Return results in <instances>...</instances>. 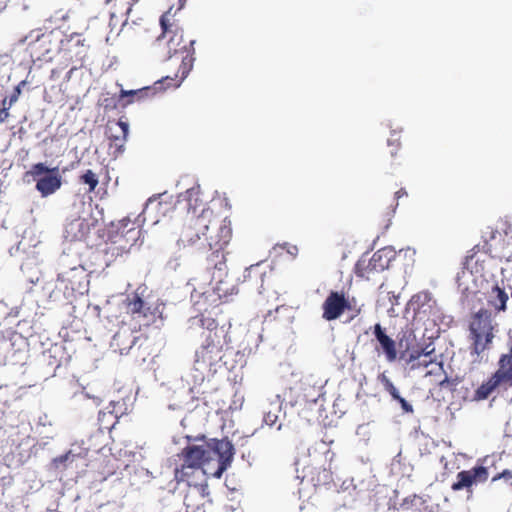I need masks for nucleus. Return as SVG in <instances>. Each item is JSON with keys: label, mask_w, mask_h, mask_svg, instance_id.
<instances>
[{"label": "nucleus", "mask_w": 512, "mask_h": 512, "mask_svg": "<svg viewBox=\"0 0 512 512\" xmlns=\"http://www.w3.org/2000/svg\"><path fill=\"white\" fill-rule=\"evenodd\" d=\"M171 10L170 8L160 17L161 34L156 38V43L159 47L164 45L165 51L161 55L163 60H169L172 57L180 58L181 63L175 77L182 82L194 65L195 41L185 42L183 28Z\"/></svg>", "instance_id": "1"}, {"label": "nucleus", "mask_w": 512, "mask_h": 512, "mask_svg": "<svg viewBox=\"0 0 512 512\" xmlns=\"http://www.w3.org/2000/svg\"><path fill=\"white\" fill-rule=\"evenodd\" d=\"M234 456V447L228 439L197 437L195 443L184 447L177 457L180 461L190 462L203 469L206 463L218 459V468L214 475L221 477L222 473L231 465Z\"/></svg>", "instance_id": "2"}, {"label": "nucleus", "mask_w": 512, "mask_h": 512, "mask_svg": "<svg viewBox=\"0 0 512 512\" xmlns=\"http://www.w3.org/2000/svg\"><path fill=\"white\" fill-rule=\"evenodd\" d=\"M492 470L495 474L491 478V485L500 479L510 482L512 480V454L501 453L484 457L481 465L460 471L451 489L453 491L467 490L472 492V486L485 483Z\"/></svg>", "instance_id": "3"}, {"label": "nucleus", "mask_w": 512, "mask_h": 512, "mask_svg": "<svg viewBox=\"0 0 512 512\" xmlns=\"http://www.w3.org/2000/svg\"><path fill=\"white\" fill-rule=\"evenodd\" d=\"M212 210H203L199 215H186L182 226L177 245L179 248H191L194 250H203L210 247L211 238L215 234H210L211 226L219 225Z\"/></svg>", "instance_id": "4"}, {"label": "nucleus", "mask_w": 512, "mask_h": 512, "mask_svg": "<svg viewBox=\"0 0 512 512\" xmlns=\"http://www.w3.org/2000/svg\"><path fill=\"white\" fill-rule=\"evenodd\" d=\"M232 239L231 220L227 217L222 219L216 226L215 237L211 238L209 249L211 254L207 257V268L210 269L212 281L216 284L218 291L227 292L222 285L228 277L227 259L224 249Z\"/></svg>", "instance_id": "5"}, {"label": "nucleus", "mask_w": 512, "mask_h": 512, "mask_svg": "<svg viewBox=\"0 0 512 512\" xmlns=\"http://www.w3.org/2000/svg\"><path fill=\"white\" fill-rule=\"evenodd\" d=\"M203 341L195 353V365L197 370L211 368L222 358V351L225 344V334L222 328L218 327L215 319H200Z\"/></svg>", "instance_id": "6"}, {"label": "nucleus", "mask_w": 512, "mask_h": 512, "mask_svg": "<svg viewBox=\"0 0 512 512\" xmlns=\"http://www.w3.org/2000/svg\"><path fill=\"white\" fill-rule=\"evenodd\" d=\"M470 354L479 358L486 351L491 349L493 340L498 332V323L492 317V311L481 308L473 313L469 321Z\"/></svg>", "instance_id": "7"}, {"label": "nucleus", "mask_w": 512, "mask_h": 512, "mask_svg": "<svg viewBox=\"0 0 512 512\" xmlns=\"http://www.w3.org/2000/svg\"><path fill=\"white\" fill-rule=\"evenodd\" d=\"M19 43L26 45L33 60L49 62L60 54L62 32L55 29L44 32L39 28L33 29Z\"/></svg>", "instance_id": "8"}, {"label": "nucleus", "mask_w": 512, "mask_h": 512, "mask_svg": "<svg viewBox=\"0 0 512 512\" xmlns=\"http://www.w3.org/2000/svg\"><path fill=\"white\" fill-rule=\"evenodd\" d=\"M36 181L35 188L42 197H48L58 191L62 186V177L58 167L49 168L44 163H36L25 173Z\"/></svg>", "instance_id": "9"}, {"label": "nucleus", "mask_w": 512, "mask_h": 512, "mask_svg": "<svg viewBox=\"0 0 512 512\" xmlns=\"http://www.w3.org/2000/svg\"><path fill=\"white\" fill-rule=\"evenodd\" d=\"M394 257L393 250L382 248L376 251L369 259L360 258L354 268L355 275L359 278L371 281L376 275L388 269Z\"/></svg>", "instance_id": "10"}, {"label": "nucleus", "mask_w": 512, "mask_h": 512, "mask_svg": "<svg viewBox=\"0 0 512 512\" xmlns=\"http://www.w3.org/2000/svg\"><path fill=\"white\" fill-rule=\"evenodd\" d=\"M126 311L134 320L139 321L140 325L149 326L157 319H162L163 305L158 302L151 303L134 294L126 300Z\"/></svg>", "instance_id": "11"}, {"label": "nucleus", "mask_w": 512, "mask_h": 512, "mask_svg": "<svg viewBox=\"0 0 512 512\" xmlns=\"http://www.w3.org/2000/svg\"><path fill=\"white\" fill-rule=\"evenodd\" d=\"M345 311H352L356 314L361 312V308L357 307V301L354 297L349 298L346 293L332 290L322 303V317L326 321H333L342 316Z\"/></svg>", "instance_id": "12"}, {"label": "nucleus", "mask_w": 512, "mask_h": 512, "mask_svg": "<svg viewBox=\"0 0 512 512\" xmlns=\"http://www.w3.org/2000/svg\"><path fill=\"white\" fill-rule=\"evenodd\" d=\"M90 45L81 33L62 34L61 51L63 58L72 63H83L88 55Z\"/></svg>", "instance_id": "13"}, {"label": "nucleus", "mask_w": 512, "mask_h": 512, "mask_svg": "<svg viewBox=\"0 0 512 512\" xmlns=\"http://www.w3.org/2000/svg\"><path fill=\"white\" fill-rule=\"evenodd\" d=\"M429 346L425 348L413 349L408 353L406 362L410 364L411 370L422 369L431 367L425 376L439 374L443 372V363L437 359L434 348L428 350Z\"/></svg>", "instance_id": "14"}, {"label": "nucleus", "mask_w": 512, "mask_h": 512, "mask_svg": "<svg viewBox=\"0 0 512 512\" xmlns=\"http://www.w3.org/2000/svg\"><path fill=\"white\" fill-rule=\"evenodd\" d=\"M86 278L87 275L83 267H72L59 273L57 282L62 285L65 295L75 296L76 294L82 295L87 290Z\"/></svg>", "instance_id": "15"}, {"label": "nucleus", "mask_w": 512, "mask_h": 512, "mask_svg": "<svg viewBox=\"0 0 512 512\" xmlns=\"http://www.w3.org/2000/svg\"><path fill=\"white\" fill-rule=\"evenodd\" d=\"M177 204L187 209V215H199L203 210H211L201 198L199 186L187 189L178 196Z\"/></svg>", "instance_id": "16"}, {"label": "nucleus", "mask_w": 512, "mask_h": 512, "mask_svg": "<svg viewBox=\"0 0 512 512\" xmlns=\"http://www.w3.org/2000/svg\"><path fill=\"white\" fill-rule=\"evenodd\" d=\"M493 375L501 385L512 387V348L500 356L498 368Z\"/></svg>", "instance_id": "17"}, {"label": "nucleus", "mask_w": 512, "mask_h": 512, "mask_svg": "<svg viewBox=\"0 0 512 512\" xmlns=\"http://www.w3.org/2000/svg\"><path fill=\"white\" fill-rule=\"evenodd\" d=\"M374 335L388 362H394L397 359L396 342L388 336L379 323L374 326Z\"/></svg>", "instance_id": "18"}, {"label": "nucleus", "mask_w": 512, "mask_h": 512, "mask_svg": "<svg viewBox=\"0 0 512 512\" xmlns=\"http://www.w3.org/2000/svg\"><path fill=\"white\" fill-rule=\"evenodd\" d=\"M487 304L495 314L504 312L507 309L508 294L498 284L494 285L487 293Z\"/></svg>", "instance_id": "19"}, {"label": "nucleus", "mask_w": 512, "mask_h": 512, "mask_svg": "<svg viewBox=\"0 0 512 512\" xmlns=\"http://www.w3.org/2000/svg\"><path fill=\"white\" fill-rule=\"evenodd\" d=\"M499 386L502 385L492 374L487 381L483 382L474 392H472L471 396H464V400L470 402L486 400Z\"/></svg>", "instance_id": "20"}, {"label": "nucleus", "mask_w": 512, "mask_h": 512, "mask_svg": "<svg viewBox=\"0 0 512 512\" xmlns=\"http://www.w3.org/2000/svg\"><path fill=\"white\" fill-rule=\"evenodd\" d=\"M118 131L109 135L110 148H114L113 154L118 156L124 152V146L128 136L129 126L126 122L118 121L116 123Z\"/></svg>", "instance_id": "21"}, {"label": "nucleus", "mask_w": 512, "mask_h": 512, "mask_svg": "<svg viewBox=\"0 0 512 512\" xmlns=\"http://www.w3.org/2000/svg\"><path fill=\"white\" fill-rule=\"evenodd\" d=\"M202 471V468L187 462L181 461L179 466H176L174 469V480L177 483L185 482L188 485H191L195 476Z\"/></svg>", "instance_id": "22"}, {"label": "nucleus", "mask_w": 512, "mask_h": 512, "mask_svg": "<svg viewBox=\"0 0 512 512\" xmlns=\"http://www.w3.org/2000/svg\"><path fill=\"white\" fill-rule=\"evenodd\" d=\"M90 226L89 220L79 217L68 223L66 232L73 240H82L90 233Z\"/></svg>", "instance_id": "23"}, {"label": "nucleus", "mask_w": 512, "mask_h": 512, "mask_svg": "<svg viewBox=\"0 0 512 512\" xmlns=\"http://www.w3.org/2000/svg\"><path fill=\"white\" fill-rule=\"evenodd\" d=\"M310 474V480L315 487L326 486L333 482L332 472L329 469L315 468Z\"/></svg>", "instance_id": "24"}, {"label": "nucleus", "mask_w": 512, "mask_h": 512, "mask_svg": "<svg viewBox=\"0 0 512 512\" xmlns=\"http://www.w3.org/2000/svg\"><path fill=\"white\" fill-rule=\"evenodd\" d=\"M127 253L128 249L125 246L119 245L117 241L108 243L104 250L107 266H109L118 257H123Z\"/></svg>", "instance_id": "25"}, {"label": "nucleus", "mask_w": 512, "mask_h": 512, "mask_svg": "<svg viewBox=\"0 0 512 512\" xmlns=\"http://www.w3.org/2000/svg\"><path fill=\"white\" fill-rule=\"evenodd\" d=\"M79 180L81 183L88 185V192H94L96 187L98 186L99 180L98 176L90 169L86 170L80 177Z\"/></svg>", "instance_id": "26"}, {"label": "nucleus", "mask_w": 512, "mask_h": 512, "mask_svg": "<svg viewBox=\"0 0 512 512\" xmlns=\"http://www.w3.org/2000/svg\"><path fill=\"white\" fill-rule=\"evenodd\" d=\"M415 341V335L413 331H405L402 333L401 337L398 340V345L401 349H403L402 357L405 356L406 353L410 351L412 348V343Z\"/></svg>", "instance_id": "27"}, {"label": "nucleus", "mask_w": 512, "mask_h": 512, "mask_svg": "<svg viewBox=\"0 0 512 512\" xmlns=\"http://www.w3.org/2000/svg\"><path fill=\"white\" fill-rule=\"evenodd\" d=\"M378 381L383 385L384 390L388 392L393 399L399 398V392L398 389L394 386L392 381L389 379V377L386 375L385 372H382L378 375Z\"/></svg>", "instance_id": "28"}, {"label": "nucleus", "mask_w": 512, "mask_h": 512, "mask_svg": "<svg viewBox=\"0 0 512 512\" xmlns=\"http://www.w3.org/2000/svg\"><path fill=\"white\" fill-rule=\"evenodd\" d=\"M387 144L389 147H391V150H390V154L392 157H395L397 155V151L400 149L401 147V142H400V135L398 132L396 131H393L391 133V136L390 138H388L387 140Z\"/></svg>", "instance_id": "29"}, {"label": "nucleus", "mask_w": 512, "mask_h": 512, "mask_svg": "<svg viewBox=\"0 0 512 512\" xmlns=\"http://www.w3.org/2000/svg\"><path fill=\"white\" fill-rule=\"evenodd\" d=\"M149 91H150L149 88H144V89H139V90H130V91L121 90L120 99H123L125 97H130V98L137 97L138 99H140V98L144 97L145 95H147ZM132 101H133L132 99L128 100L127 104L131 103Z\"/></svg>", "instance_id": "30"}, {"label": "nucleus", "mask_w": 512, "mask_h": 512, "mask_svg": "<svg viewBox=\"0 0 512 512\" xmlns=\"http://www.w3.org/2000/svg\"><path fill=\"white\" fill-rule=\"evenodd\" d=\"M198 496L197 493L189 492L185 495L184 498V505L186 507L187 512H194L196 509H198V506L195 505L194 499Z\"/></svg>", "instance_id": "31"}, {"label": "nucleus", "mask_w": 512, "mask_h": 512, "mask_svg": "<svg viewBox=\"0 0 512 512\" xmlns=\"http://www.w3.org/2000/svg\"><path fill=\"white\" fill-rule=\"evenodd\" d=\"M25 81H21L15 88L12 94L9 97V105H13L15 102H17L20 94H21V87L25 85Z\"/></svg>", "instance_id": "32"}, {"label": "nucleus", "mask_w": 512, "mask_h": 512, "mask_svg": "<svg viewBox=\"0 0 512 512\" xmlns=\"http://www.w3.org/2000/svg\"><path fill=\"white\" fill-rule=\"evenodd\" d=\"M263 273L259 271V265L251 266L246 269V273L244 275L245 279H251L252 277H260L262 279Z\"/></svg>", "instance_id": "33"}, {"label": "nucleus", "mask_w": 512, "mask_h": 512, "mask_svg": "<svg viewBox=\"0 0 512 512\" xmlns=\"http://www.w3.org/2000/svg\"><path fill=\"white\" fill-rule=\"evenodd\" d=\"M394 400H396L402 407V409L407 412V413H412L413 412V407L411 404H409L403 397H401L399 395V398H395Z\"/></svg>", "instance_id": "34"}, {"label": "nucleus", "mask_w": 512, "mask_h": 512, "mask_svg": "<svg viewBox=\"0 0 512 512\" xmlns=\"http://www.w3.org/2000/svg\"><path fill=\"white\" fill-rule=\"evenodd\" d=\"M413 300L415 302L421 301L422 303L429 302L431 300V296L429 292H420L413 296Z\"/></svg>", "instance_id": "35"}, {"label": "nucleus", "mask_w": 512, "mask_h": 512, "mask_svg": "<svg viewBox=\"0 0 512 512\" xmlns=\"http://www.w3.org/2000/svg\"><path fill=\"white\" fill-rule=\"evenodd\" d=\"M70 456L71 452L69 451L63 455H60L59 457H56L53 461L54 463H65L66 461L69 460Z\"/></svg>", "instance_id": "36"}, {"label": "nucleus", "mask_w": 512, "mask_h": 512, "mask_svg": "<svg viewBox=\"0 0 512 512\" xmlns=\"http://www.w3.org/2000/svg\"><path fill=\"white\" fill-rule=\"evenodd\" d=\"M9 109L7 108H0V123H3L7 120L9 117Z\"/></svg>", "instance_id": "37"}, {"label": "nucleus", "mask_w": 512, "mask_h": 512, "mask_svg": "<svg viewBox=\"0 0 512 512\" xmlns=\"http://www.w3.org/2000/svg\"><path fill=\"white\" fill-rule=\"evenodd\" d=\"M476 249H477V246H475L474 248H472L469 252H468V255L465 257V262L464 264L465 265H469V262L473 259V257L475 256L476 254Z\"/></svg>", "instance_id": "38"}, {"label": "nucleus", "mask_w": 512, "mask_h": 512, "mask_svg": "<svg viewBox=\"0 0 512 512\" xmlns=\"http://www.w3.org/2000/svg\"><path fill=\"white\" fill-rule=\"evenodd\" d=\"M55 18L61 19V20H67L69 18L68 12H63L62 10H59L56 12Z\"/></svg>", "instance_id": "39"}, {"label": "nucleus", "mask_w": 512, "mask_h": 512, "mask_svg": "<svg viewBox=\"0 0 512 512\" xmlns=\"http://www.w3.org/2000/svg\"><path fill=\"white\" fill-rule=\"evenodd\" d=\"M403 196H407V192H406V190L404 188H401V189H399L398 191L395 192L396 199H399V198H401Z\"/></svg>", "instance_id": "40"}, {"label": "nucleus", "mask_w": 512, "mask_h": 512, "mask_svg": "<svg viewBox=\"0 0 512 512\" xmlns=\"http://www.w3.org/2000/svg\"><path fill=\"white\" fill-rule=\"evenodd\" d=\"M12 105H9V99L7 98H4L2 101H1V108H7V109H10Z\"/></svg>", "instance_id": "41"}, {"label": "nucleus", "mask_w": 512, "mask_h": 512, "mask_svg": "<svg viewBox=\"0 0 512 512\" xmlns=\"http://www.w3.org/2000/svg\"><path fill=\"white\" fill-rule=\"evenodd\" d=\"M450 384H452V381H450L447 376H445V378L442 381H440V383H439V385L441 387H444L445 385H450Z\"/></svg>", "instance_id": "42"}, {"label": "nucleus", "mask_w": 512, "mask_h": 512, "mask_svg": "<svg viewBox=\"0 0 512 512\" xmlns=\"http://www.w3.org/2000/svg\"><path fill=\"white\" fill-rule=\"evenodd\" d=\"M461 389H464V393H463V396H462L463 398H464V396H471L472 393L470 392L469 387L462 386Z\"/></svg>", "instance_id": "43"}, {"label": "nucleus", "mask_w": 512, "mask_h": 512, "mask_svg": "<svg viewBox=\"0 0 512 512\" xmlns=\"http://www.w3.org/2000/svg\"><path fill=\"white\" fill-rule=\"evenodd\" d=\"M9 0H0V12L6 7Z\"/></svg>", "instance_id": "44"}, {"label": "nucleus", "mask_w": 512, "mask_h": 512, "mask_svg": "<svg viewBox=\"0 0 512 512\" xmlns=\"http://www.w3.org/2000/svg\"><path fill=\"white\" fill-rule=\"evenodd\" d=\"M129 222H130V220H129V219H122V223H123V225H122V226H123V227H126V226H127V224H128Z\"/></svg>", "instance_id": "45"}, {"label": "nucleus", "mask_w": 512, "mask_h": 512, "mask_svg": "<svg viewBox=\"0 0 512 512\" xmlns=\"http://www.w3.org/2000/svg\"><path fill=\"white\" fill-rule=\"evenodd\" d=\"M185 2H186V0H179V4H180L179 8H182L184 6Z\"/></svg>", "instance_id": "46"}, {"label": "nucleus", "mask_w": 512, "mask_h": 512, "mask_svg": "<svg viewBox=\"0 0 512 512\" xmlns=\"http://www.w3.org/2000/svg\"><path fill=\"white\" fill-rule=\"evenodd\" d=\"M120 338H121V334L118 333L115 335L114 340L118 341Z\"/></svg>", "instance_id": "47"}, {"label": "nucleus", "mask_w": 512, "mask_h": 512, "mask_svg": "<svg viewBox=\"0 0 512 512\" xmlns=\"http://www.w3.org/2000/svg\"><path fill=\"white\" fill-rule=\"evenodd\" d=\"M199 496L202 497V498L204 497V489H202V492L199 493Z\"/></svg>", "instance_id": "48"}, {"label": "nucleus", "mask_w": 512, "mask_h": 512, "mask_svg": "<svg viewBox=\"0 0 512 512\" xmlns=\"http://www.w3.org/2000/svg\"><path fill=\"white\" fill-rule=\"evenodd\" d=\"M124 350H125V348H120V353L123 354Z\"/></svg>", "instance_id": "49"}]
</instances>
